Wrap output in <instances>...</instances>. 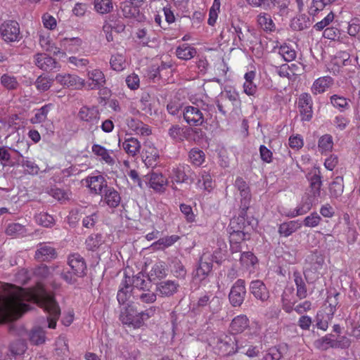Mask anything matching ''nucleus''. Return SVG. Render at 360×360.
<instances>
[{"label": "nucleus", "mask_w": 360, "mask_h": 360, "mask_svg": "<svg viewBox=\"0 0 360 360\" xmlns=\"http://www.w3.org/2000/svg\"><path fill=\"white\" fill-rule=\"evenodd\" d=\"M293 280L296 286V296L300 300L307 297V288L305 280L303 278L301 273L296 270L293 272Z\"/></svg>", "instance_id": "nucleus-28"}, {"label": "nucleus", "mask_w": 360, "mask_h": 360, "mask_svg": "<svg viewBox=\"0 0 360 360\" xmlns=\"http://www.w3.org/2000/svg\"><path fill=\"white\" fill-rule=\"evenodd\" d=\"M245 281L243 279H238L232 285L229 294V300L231 304L234 307H240L246 296Z\"/></svg>", "instance_id": "nucleus-7"}, {"label": "nucleus", "mask_w": 360, "mask_h": 360, "mask_svg": "<svg viewBox=\"0 0 360 360\" xmlns=\"http://www.w3.org/2000/svg\"><path fill=\"white\" fill-rule=\"evenodd\" d=\"M34 63L38 68L45 72H57L61 68L56 59L44 53H36L34 56Z\"/></svg>", "instance_id": "nucleus-8"}, {"label": "nucleus", "mask_w": 360, "mask_h": 360, "mask_svg": "<svg viewBox=\"0 0 360 360\" xmlns=\"http://www.w3.org/2000/svg\"><path fill=\"white\" fill-rule=\"evenodd\" d=\"M1 85L8 91H14L19 88L20 83L16 77L5 73L0 78Z\"/></svg>", "instance_id": "nucleus-39"}, {"label": "nucleus", "mask_w": 360, "mask_h": 360, "mask_svg": "<svg viewBox=\"0 0 360 360\" xmlns=\"http://www.w3.org/2000/svg\"><path fill=\"white\" fill-rule=\"evenodd\" d=\"M234 185L240 191V194L242 198L240 206H245V207L249 206L251 195L248 184L242 177H237Z\"/></svg>", "instance_id": "nucleus-27"}, {"label": "nucleus", "mask_w": 360, "mask_h": 360, "mask_svg": "<svg viewBox=\"0 0 360 360\" xmlns=\"http://www.w3.org/2000/svg\"><path fill=\"white\" fill-rule=\"evenodd\" d=\"M309 200V202H306L300 205L294 210L290 211L287 216L288 217L293 218L307 213L311 210L313 202L311 200Z\"/></svg>", "instance_id": "nucleus-54"}, {"label": "nucleus", "mask_w": 360, "mask_h": 360, "mask_svg": "<svg viewBox=\"0 0 360 360\" xmlns=\"http://www.w3.org/2000/svg\"><path fill=\"white\" fill-rule=\"evenodd\" d=\"M333 147V139L330 134L321 136L318 141V148L321 153L330 152Z\"/></svg>", "instance_id": "nucleus-44"}, {"label": "nucleus", "mask_w": 360, "mask_h": 360, "mask_svg": "<svg viewBox=\"0 0 360 360\" xmlns=\"http://www.w3.org/2000/svg\"><path fill=\"white\" fill-rule=\"evenodd\" d=\"M157 307L152 306L144 311H137L133 306H129L121 316L122 321L134 328H140L146 321L154 316Z\"/></svg>", "instance_id": "nucleus-2"}, {"label": "nucleus", "mask_w": 360, "mask_h": 360, "mask_svg": "<svg viewBox=\"0 0 360 360\" xmlns=\"http://www.w3.org/2000/svg\"><path fill=\"white\" fill-rule=\"evenodd\" d=\"M68 264L74 273L79 278L84 277L86 273V264L84 259L78 253H74L68 257Z\"/></svg>", "instance_id": "nucleus-15"}, {"label": "nucleus", "mask_w": 360, "mask_h": 360, "mask_svg": "<svg viewBox=\"0 0 360 360\" xmlns=\"http://www.w3.org/2000/svg\"><path fill=\"white\" fill-rule=\"evenodd\" d=\"M36 222L44 227L49 228L54 225V218L46 212H40L34 216Z\"/></svg>", "instance_id": "nucleus-51"}, {"label": "nucleus", "mask_w": 360, "mask_h": 360, "mask_svg": "<svg viewBox=\"0 0 360 360\" xmlns=\"http://www.w3.org/2000/svg\"><path fill=\"white\" fill-rule=\"evenodd\" d=\"M131 283H133V287L137 289V292L148 289V285L150 284L149 282H147L144 279V275L142 273H139L136 276H133Z\"/></svg>", "instance_id": "nucleus-55"}, {"label": "nucleus", "mask_w": 360, "mask_h": 360, "mask_svg": "<svg viewBox=\"0 0 360 360\" xmlns=\"http://www.w3.org/2000/svg\"><path fill=\"white\" fill-rule=\"evenodd\" d=\"M89 79L92 81L89 86L92 89H98L103 87L105 84L104 74L98 69H95L88 72Z\"/></svg>", "instance_id": "nucleus-30"}, {"label": "nucleus", "mask_w": 360, "mask_h": 360, "mask_svg": "<svg viewBox=\"0 0 360 360\" xmlns=\"http://www.w3.org/2000/svg\"><path fill=\"white\" fill-rule=\"evenodd\" d=\"M249 319L245 315H239L232 320L229 328L232 334H239L249 327Z\"/></svg>", "instance_id": "nucleus-26"}, {"label": "nucleus", "mask_w": 360, "mask_h": 360, "mask_svg": "<svg viewBox=\"0 0 360 360\" xmlns=\"http://www.w3.org/2000/svg\"><path fill=\"white\" fill-rule=\"evenodd\" d=\"M167 275V269L166 268L165 263L163 262H159L155 263L150 272V278L154 279L163 278Z\"/></svg>", "instance_id": "nucleus-45"}, {"label": "nucleus", "mask_w": 360, "mask_h": 360, "mask_svg": "<svg viewBox=\"0 0 360 360\" xmlns=\"http://www.w3.org/2000/svg\"><path fill=\"white\" fill-rule=\"evenodd\" d=\"M49 194L57 200L65 202L69 200L71 198L72 193L70 191L64 190L58 188H51Z\"/></svg>", "instance_id": "nucleus-49"}, {"label": "nucleus", "mask_w": 360, "mask_h": 360, "mask_svg": "<svg viewBox=\"0 0 360 360\" xmlns=\"http://www.w3.org/2000/svg\"><path fill=\"white\" fill-rule=\"evenodd\" d=\"M56 81L63 86L72 89H79L84 85V81L81 78L72 74H58Z\"/></svg>", "instance_id": "nucleus-18"}, {"label": "nucleus", "mask_w": 360, "mask_h": 360, "mask_svg": "<svg viewBox=\"0 0 360 360\" xmlns=\"http://www.w3.org/2000/svg\"><path fill=\"white\" fill-rule=\"evenodd\" d=\"M334 80L330 76L321 77L316 79L311 87V93L318 95L326 91L333 84Z\"/></svg>", "instance_id": "nucleus-23"}, {"label": "nucleus", "mask_w": 360, "mask_h": 360, "mask_svg": "<svg viewBox=\"0 0 360 360\" xmlns=\"http://www.w3.org/2000/svg\"><path fill=\"white\" fill-rule=\"evenodd\" d=\"M92 153L99 158L100 160L105 162L109 165L115 164V160L111 156L112 150H108L105 147L99 144H94L91 147Z\"/></svg>", "instance_id": "nucleus-29"}, {"label": "nucleus", "mask_w": 360, "mask_h": 360, "mask_svg": "<svg viewBox=\"0 0 360 360\" xmlns=\"http://www.w3.org/2000/svg\"><path fill=\"white\" fill-rule=\"evenodd\" d=\"M101 195V202L110 208H116L121 202L120 193L113 187L108 186Z\"/></svg>", "instance_id": "nucleus-21"}, {"label": "nucleus", "mask_w": 360, "mask_h": 360, "mask_svg": "<svg viewBox=\"0 0 360 360\" xmlns=\"http://www.w3.org/2000/svg\"><path fill=\"white\" fill-rule=\"evenodd\" d=\"M204 108L196 105H187L182 110L183 117L185 122L191 127L202 126L206 122Z\"/></svg>", "instance_id": "nucleus-5"}, {"label": "nucleus", "mask_w": 360, "mask_h": 360, "mask_svg": "<svg viewBox=\"0 0 360 360\" xmlns=\"http://www.w3.org/2000/svg\"><path fill=\"white\" fill-rule=\"evenodd\" d=\"M57 256L56 249L50 243H40L35 251L34 257L40 262L49 261L55 259Z\"/></svg>", "instance_id": "nucleus-17"}, {"label": "nucleus", "mask_w": 360, "mask_h": 360, "mask_svg": "<svg viewBox=\"0 0 360 360\" xmlns=\"http://www.w3.org/2000/svg\"><path fill=\"white\" fill-rule=\"evenodd\" d=\"M94 5L95 10L101 14H107L113 9L112 0H94Z\"/></svg>", "instance_id": "nucleus-48"}, {"label": "nucleus", "mask_w": 360, "mask_h": 360, "mask_svg": "<svg viewBox=\"0 0 360 360\" xmlns=\"http://www.w3.org/2000/svg\"><path fill=\"white\" fill-rule=\"evenodd\" d=\"M172 177L177 183H184L190 181L193 182L195 179L194 172L191 167L186 164H179L172 168Z\"/></svg>", "instance_id": "nucleus-13"}, {"label": "nucleus", "mask_w": 360, "mask_h": 360, "mask_svg": "<svg viewBox=\"0 0 360 360\" xmlns=\"http://www.w3.org/2000/svg\"><path fill=\"white\" fill-rule=\"evenodd\" d=\"M26 233L25 226L19 223L9 224L6 229V233L14 238L24 236Z\"/></svg>", "instance_id": "nucleus-42"}, {"label": "nucleus", "mask_w": 360, "mask_h": 360, "mask_svg": "<svg viewBox=\"0 0 360 360\" xmlns=\"http://www.w3.org/2000/svg\"><path fill=\"white\" fill-rule=\"evenodd\" d=\"M171 272L172 274L178 278H184L186 276V270L181 263V262L177 259L174 258L171 261L170 264Z\"/></svg>", "instance_id": "nucleus-43"}, {"label": "nucleus", "mask_w": 360, "mask_h": 360, "mask_svg": "<svg viewBox=\"0 0 360 360\" xmlns=\"http://www.w3.org/2000/svg\"><path fill=\"white\" fill-rule=\"evenodd\" d=\"M2 39L7 42L18 41L20 39V27L14 20L6 21L0 27Z\"/></svg>", "instance_id": "nucleus-10"}, {"label": "nucleus", "mask_w": 360, "mask_h": 360, "mask_svg": "<svg viewBox=\"0 0 360 360\" xmlns=\"http://www.w3.org/2000/svg\"><path fill=\"white\" fill-rule=\"evenodd\" d=\"M229 233L230 250L232 253L240 252L242 250L241 243L250 238V233L228 231Z\"/></svg>", "instance_id": "nucleus-19"}, {"label": "nucleus", "mask_w": 360, "mask_h": 360, "mask_svg": "<svg viewBox=\"0 0 360 360\" xmlns=\"http://www.w3.org/2000/svg\"><path fill=\"white\" fill-rule=\"evenodd\" d=\"M330 103L335 108H338L341 111L349 108L347 98L336 94L330 96Z\"/></svg>", "instance_id": "nucleus-60"}, {"label": "nucleus", "mask_w": 360, "mask_h": 360, "mask_svg": "<svg viewBox=\"0 0 360 360\" xmlns=\"http://www.w3.org/2000/svg\"><path fill=\"white\" fill-rule=\"evenodd\" d=\"M78 118L83 122L90 124L89 129H98L97 124L100 120V112L97 106H82L77 115Z\"/></svg>", "instance_id": "nucleus-9"}, {"label": "nucleus", "mask_w": 360, "mask_h": 360, "mask_svg": "<svg viewBox=\"0 0 360 360\" xmlns=\"http://www.w3.org/2000/svg\"><path fill=\"white\" fill-rule=\"evenodd\" d=\"M240 262L247 268L253 266L258 262L257 258L251 252H243L240 255Z\"/></svg>", "instance_id": "nucleus-58"}, {"label": "nucleus", "mask_w": 360, "mask_h": 360, "mask_svg": "<svg viewBox=\"0 0 360 360\" xmlns=\"http://www.w3.org/2000/svg\"><path fill=\"white\" fill-rule=\"evenodd\" d=\"M301 227L298 221H290L280 224L278 232L281 236L288 237Z\"/></svg>", "instance_id": "nucleus-33"}, {"label": "nucleus", "mask_w": 360, "mask_h": 360, "mask_svg": "<svg viewBox=\"0 0 360 360\" xmlns=\"http://www.w3.org/2000/svg\"><path fill=\"white\" fill-rule=\"evenodd\" d=\"M298 109L302 121H310L313 117V100L309 93H302L298 98Z\"/></svg>", "instance_id": "nucleus-11"}, {"label": "nucleus", "mask_w": 360, "mask_h": 360, "mask_svg": "<svg viewBox=\"0 0 360 360\" xmlns=\"http://www.w3.org/2000/svg\"><path fill=\"white\" fill-rule=\"evenodd\" d=\"M111 68L115 71H122L125 68V59L121 54H117L111 56L110 61Z\"/></svg>", "instance_id": "nucleus-59"}, {"label": "nucleus", "mask_w": 360, "mask_h": 360, "mask_svg": "<svg viewBox=\"0 0 360 360\" xmlns=\"http://www.w3.org/2000/svg\"><path fill=\"white\" fill-rule=\"evenodd\" d=\"M208 343L218 355L230 356L238 352L237 338L233 335L213 333Z\"/></svg>", "instance_id": "nucleus-1"}, {"label": "nucleus", "mask_w": 360, "mask_h": 360, "mask_svg": "<svg viewBox=\"0 0 360 360\" xmlns=\"http://www.w3.org/2000/svg\"><path fill=\"white\" fill-rule=\"evenodd\" d=\"M149 176L150 187L158 192H164L167 184V179L162 174L153 172L148 174Z\"/></svg>", "instance_id": "nucleus-25"}, {"label": "nucleus", "mask_w": 360, "mask_h": 360, "mask_svg": "<svg viewBox=\"0 0 360 360\" xmlns=\"http://www.w3.org/2000/svg\"><path fill=\"white\" fill-rule=\"evenodd\" d=\"M191 162L195 166H200L205 161V153L198 148H193L189 152Z\"/></svg>", "instance_id": "nucleus-53"}, {"label": "nucleus", "mask_w": 360, "mask_h": 360, "mask_svg": "<svg viewBox=\"0 0 360 360\" xmlns=\"http://www.w3.org/2000/svg\"><path fill=\"white\" fill-rule=\"evenodd\" d=\"M278 53L287 62L292 61L296 58L295 51L286 44L281 45L279 47Z\"/></svg>", "instance_id": "nucleus-56"}, {"label": "nucleus", "mask_w": 360, "mask_h": 360, "mask_svg": "<svg viewBox=\"0 0 360 360\" xmlns=\"http://www.w3.org/2000/svg\"><path fill=\"white\" fill-rule=\"evenodd\" d=\"M321 175L319 171L317 173H314L309 179V199L313 202L317 201L318 198L321 197Z\"/></svg>", "instance_id": "nucleus-20"}, {"label": "nucleus", "mask_w": 360, "mask_h": 360, "mask_svg": "<svg viewBox=\"0 0 360 360\" xmlns=\"http://www.w3.org/2000/svg\"><path fill=\"white\" fill-rule=\"evenodd\" d=\"M344 191L342 176H336L329 186V192L331 198H339Z\"/></svg>", "instance_id": "nucleus-35"}, {"label": "nucleus", "mask_w": 360, "mask_h": 360, "mask_svg": "<svg viewBox=\"0 0 360 360\" xmlns=\"http://www.w3.org/2000/svg\"><path fill=\"white\" fill-rule=\"evenodd\" d=\"M249 206H240V212L237 217L233 218L228 227V231L248 232L253 229L254 224L247 217V210Z\"/></svg>", "instance_id": "nucleus-6"}, {"label": "nucleus", "mask_w": 360, "mask_h": 360, "mask_svg": "<svg viewBox=\"0 0 360 360\" xmlns=\"http://www.w3.org/2000/svg\"><path fill=\"white\" fill-rule=\"evenodd\" d=\"M202 133L200 129L189 127H181L179 124H172L168 129L169 136L176 142L184 140L195 141V136H200Z\"/></svg>", "instance_id": "nucleus-3"}, {"label": "nucleus", "mask_w": 360, "mask_h": 360, "mask_svg": "<svg viewBox=\"0 0 360 360\" xmlns=\"http://www.w3.org/2000/svg\"><path fill=\"white\" fill-rule=\"evenodd\" d=\"M339 296V293H335L333 295H328L327 297V302H328V307L326 308L328 310V319H331L334 315L336 307L338 304V297Z\"/></svg>", "instance_id": "nucleus-62"}, {"label": "nucleus", "mask_w": 360, "mask_h": 360, "mask_svg": "<svg viewBox=\"0 0 360 360\" xmlns=\"http://www.w3.org/2000/svg\"><path fill=\"white\" fill-rule=\"evenodd\" d=\"M26 349V344L25 341L22 340H18L12 342L9 347V350L13 356H20L23 354Z\"/></svg>", "instance_id": "nucleus-57"}, {"label": "nucleus", "mask_w": 360, "mask_h": 360, "mask_svg": "<svg viewBox=\"0 0 360 360\" xmlns=\"http://www.w3.org/2000/svg\"><path fill=\"white\" fill-rule=\"evenodd\" d=\"M85 182L91 193L96 195H102L108 186L106 179L101 174L89 176L85 179Z\"/></svg>", "instance_id": "nucleus-14"}, {"label": "nucleus", "mask_w": 360, "mask_h": 360, "mask_svg": "<svg viewBox=\"0 0 360 360\" xmlns=\"http://www.w3.org/2000/svg\"><path fill=\"white\" fill-rule=\"evenodd\" d=\"M121 9L125 18L135 17L136 14L139 13L138 6H134L131 2L124 3Z\"/></svg>", "instance_id": "nucleus-64"}, {"label": "nucleus", "mask_w": 360, "mask_h": 360, "mask_svg": "<svg viewBox=\"0 0 360 360\" xmlns=\"http://www.w3.org/2000/svg\"><path fill=\"white\" fill-rule=\"evenodd\" d=\"M103 236L101 233L91 234L86 240V249L90 251L96 250L103 244Z\"/></svg>", "instance_id": "nucleus-47"}, {"label": "nucleus", "mask_w": 360, "mask_h": 360, "mask_svg": "<svg viewBox=\"0 0 360 360\" xmlns=\"http://www.w3.org/2000/svg\"><path fill=\"white\" fill-rule=\"evenodd\" d=\"M212 269V262L209 255L203 254L199 260V265L193 273L194 278L201 281L205 280Z\"/></svg>", "instance_id": "nucleus-16"}, {"label": "nucleus", "mask_w": 360, "mask_h": 360, "mask_svg": "<svg viewBox=\"0 0 360 360\" xmlns=\"http://www.w3.org/2000/svg\"><path fill=\"white\" fill-rule=\"evenodd\" d=\"M30 342L36 345L45 342V331L41 327L33 328L29 334Z\"/></svg>", "instance_id": "nucleus-46"}, {"label": "nucleus", "mask_w": 360, "mask_h": 360, "mask_svg": "<svg viewBox=\"0 0 360 360\" xmlns=\"http://www.w3.org/2000/svg\"><path fill=\"white\" fill-rule=\"evenodd\" d=\"M334 0H312L311 5L309 9V13L311 15H316L319 11L331 4Z\"/></svg>", "instance_id": "nucleus-52"}, {"label": "nucleus", "mask_w": 360, "mask_h": 360, "mask_svg": "<svg viewBox=\"0 0 360 360\" xmlns=\"http://www.w3.org/2000/svg\"><path fill=\"white\" fill-rule=\"evenodd\" d=\"M179 239L177 235H172L160 238L153 244L154 246H158V249L164 250L174 245Z\"/></svg>", "instance_id": "nucleus-50"}, {"label": "nucleus", "mask_w": 360, "mask_h": 360, "mask_svg": "<svg viewBox=\"0 0 360 360\" xmlns=\"http://www.w3.org/2000/svg\"><path fill=\"white\" fill-rule=\"evenodd\" d=\"M257 22L259 27L266 32L275 30L276 26L271 16L265 13H261L257 15Z\"/></svg>", "instance_id": "nucleus-40"}, {"label": "nucleus", "mask_w": 360, "mask_h": 360, "mask_svg": "<svg viewBox=\"0 0 360 360\" xmlns=\"http://www.w3.org/2000/svg\"><path fill=\"white\" fill-rule=\"evenodd\" d=\"M262 339V336L257 330L243 334L239 339H237L238 352L255 343H261Z\"/></svg>", "instance_id": "nucleus-22"}, {"label": "nucleus", "mask_w": 360, "mask_h": 360, "mask_svg": "<svg viewBox=\"0 0 360 360\" xmlns=\"http://www.w3.org/2000/svg\"><path fill=\"white\" fill-rule=\"evenodd\" d=\"M314 346L322 351H326L329 348H337L335 335L331 333L326 335L316 340L314 342Z\"/></svg>", "instance_id": "nucleus-31"}, {"label": "nucleus", "mask_w": 360, "mask_h": 360, "mask_svg": "<svg viewBox=\"0 0 360 360\" xmlns=\"http://www.w3.org/2000/svg\"><path fill=\"white\" fill-rule=\"evenodd\" d=\"M122 147L126 153L132 156H136L140 151L141 143L136 138H128L122 143Z\"/></svg>", "instance_id": "nucleus-36"}, {"label": "nucleus", "mask_w": 360, "mask_h": 360, "mask_svg": "<svg viewBox=\"0 0 360 360\" xmlns=\"http://www.w3.org/2000/svg\"><path fill=\"white\" fill-rule=\"evenodd\" d=\"M250 292L262 303H266L270 298L269 290L261 280H254L250 283Z\"/></svg>", "instance_id": "nucleus-12"}, {"label": "nucleus", "mask_w": 360, "mask_h": 360, "mask_svg": "<svg viewBox=\"0 0 360 360\" xmlns=\"http://www.w3.org/2000/svg\"><path fill=\"white\" fill-rule=\"evenodd\" d=\"M53 108V104L48 103L35 110L34 115L30 119L32 124H39L47 120V115Z\"/></svg>", "instance_id": "nucleus-34"}, {"label": "nucleus", "mask_w": 360, "mask_h": 360, "mask_svg": "<svg viewBox=\"0 0 360 360\" xmlns=\"http://www.w3.org/2000/svg\"><path fill=\"white\" fill-rule=\"evenodd\" d=\"M40 304L49 314V316L47 317L49 328H55L56 322L60 315V309L54 297L49 294L44 295L41 298Z\"/></svg>", "instance_id": "nucleus-4"}, {"label": "nucleus", "mask_w": 360, "mask_h": 360, "mask_svg": "<svg viewBox=\"0 0 360 360\" xmlns=\"http://www.w3.org/2000/svg\"><path fill=\"white\" fill-rule=\"evenodd\" d=\"M196 54V49L187 44L179 46L176 49V55L181 60H188L194 58Z\"/></svg>", "instance_id": "nucleus-32"}, {"label": "nucleus", "mask_w": 360, "mask_h": 360, "mask_svg": "<svg viewBox=\"0 0 360 360\" xmlns=\"http://www.w3.org/2000/svg\"><path fill=\"white\" fill-rule=\"evenodd\" d=\"M179 285L175 281L167 280L156 285V292L162 297H170L176 293Z\"/></svg>", "instance_id": "nucleus-24"}, {"label": "nucleus", "mask_w": 360, "mask_h": 360, "mask_svg": "<svg viewBox=\"0 0 360 360\" xmlns=\"http://www.w3.org/2000/svg\"><path fill=\"white\" fill-rule=\"evenodd\" d=\"M310 26L309 18L303 14L292 20L290 27L294 30H304Z\"/></svg>", "instance_id": "nucleus-41"}, {"label": "nucleus", "mask_w": 360, "mask_h": 360, "mask_svg": "<svg viewBox=\"0 0 360 360\" xmlns=\"http://www.w3.org/2000/svg\"><path fill=\"white\" fill-rule=\"evenodd\" d=\"M0 162L4 167L13 165L9 149L6 146L0 147Z\"/></svg>", "instance_id": "nucleus-61"}, {"label": "nucleus", "mask_w": 360, "mask_h": 360, "mask_svg": "<svg viewBox=\"0 0 360 360\" xmlns=\"http://www.w3.org/2000/svg\"><path fill=\"white\" fill-rule=\"evenodd\" d=\"M134 297L138 301V304H150L156 301L157 294L148 288L139 292H135Z\"/></svg>", "instance_id": "nucleus-37"}, {"label": "nucleus", "mask_w": 360, "mask_h": 360, "mask_svg": "<svg viewBox=\"0 0 360 360\" xmlns=\"http://www.w3.org/2000/svg\"><path fill=\"white\" fill-rule=\"evenodd\" d=\"M321 221V217L319 214L317 212H314L304 218L303 224L304 226L314 228L320 224Z\"/></svg>", "instance_id": "nucleus-63"}, {"label": "nucleus", "mask_w": 360, "mask_h": 360, "mask_svg": "<svg viewBox=\"0 0 360 360\" xmlns=\"http://www.w3.org/2000/svg\"><path fill=\"white\" fill-rule=\"evenodd\" d=\"M15 153H16L20 157L22 158V161L20 162L22 167L25 168V172L30 175H37L39 172V167L38 165L29 158H23L22 154L17 150H13Z\"/></svg>", "instance_id": "nucleus-38"}]
</instances>
